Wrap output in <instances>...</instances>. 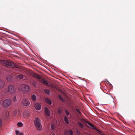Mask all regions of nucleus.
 <instances>
[{
	"instance_id": "obj_9",
	"label": "nucleus",
	"mask_w": 135,
	"mask_h": 135,
	"mask_svg": "<svg viewBox=\"0 0 135 135\" xmlns=\"http://www.w3.org/2000/svg\"><path fill=\"white\" fill-rule=\"evenodd\" d=\"M87 123L91 127V128L92 129H95L97 131H99V130L93 124H92L89 122H87ZM99 132H100V131H99Z\"/></svg>"
},
{
	"instance_id": "obj_24",
	"label": "nucleus",
	"mask_w": 135,
	"mask_h": 135,
	"mask_svg": "<svg viewBox=\"0 0 135 135\" xmlns=\"http://www.w3.org/2000/svg\"><path fill=\"white\" fill-rule=\"evenodd\" d=\"M17 77L18 78L21 79H23V76L22 75H18Z\"/></svg>"
},
{
	"instance_id": "obj_15",
	"label": "nucleus",
	"mask_w": 135,
	"mask_h": 135,
	"mask_svg": "<svg viewBox=\"0 0 135 135\" xmlns=\"http://www.w3.org/2000/svg\"><path fill=\"white\" fill-rule=\"evenodd\" d=\"M69 118L66 116H65L64 117V120L66 123L67 124H68L69 123Z\"/></svg>"
},
{
	"instance_id": "obj_21",
	"label": "nucleus",
	"mask_w": 135,
	"mask_h": 135,
	"mask_svg": "<svg viewBox=\"0 0 135 135\" xmlns=\"http://www.w3.org/2000/svg\"><path fill=\"white\" fill-rule=\"evenodd\" d=\"M17 125L18 127H21L23 126V123L21 122H19L17 123Z\"/></svg>"
},
{
	"instance_id": "obj_6",
	"label": "nucleus",
	"mask_w": 135,
	"mask_h": 135,
	"mask_svg": "<svg viewBox=\"0 0 135 135\" xmlns=\"http://www.w3.org/2000/svg\"><path fill=\"white\" fill-rule=\"evenodd\" d=\"M22 103L23 106H27L29 105L30 102L27 99L25 98L22 100Z\"/></svg>"
},
{
	"instance_id": "obj_27",
	"label": "nucleus",
	"mask_w": 135,
	"mask_h": 135,
	"mask_svg": "<svg viewBox=\"0 0 135 135\" xmlns=\"http://www.w3.org/2000/svg\"><path fill=\"white\" fill-rule=\"evenodd\" d=\"M13 101L15 102H16L17 101V99L16 96H15L13 98Z\"/></svg>"
},
{
	"instance_id": "obj_17",
	"label": "nucleus",
	"mask_w": 135,
	"mask_h": 135,
	"mask_svg": "<svg viewBox=\"0 0 135 135\" xmlns=\"http://www.w3.org/2000/svg\"><path fill=\"white\" fill-rule=\"evenodd\" d=\"M57 111L58 113L60 114L62 113V110L61 108L59 107L57 109Z\"/></svg>"
},
{
	"instance_id": "obj_29",
	"label": "nucleus",
	"mask_w": 135,
	"mask_h": 135,
	"mask_svg": "<svg viewBox=\"0 0 135 135\" xmlns=\"http://www.w3.org/2000/svg\"><path fill=\"white\" fill-rule=\"evenodd\" d=\"M2 122L1 119H0V127H2Z\"/></svg>"
},
{
	"instance_id": "obj_16",
	"label": "nucleus",
	"mask_w": 135,
	"mask_h": 135,
	"mask_svg": "<svg viewBox=\"0 0 135 135\" xmlns=\"http://www.w3.org/2000/svg\"><path fill=\"white\" fill-rule=\"evenodd\" d=\"M31 99L32 102H35L36 100V97L34 94L31 97Z\"/></svg>"
},
{
	"instance_id": "obj_22",
	"label": "nucleus",
	"mask_w": 135,
	"mask_h": 135,
	"mask_svg": "<svg viewBox=\"0 0 135 135\" xmlns=\"http://www.w3.org/2000/svg\"><path fill=\"white\" fill-rule=\"evenodd\" d=\"M44 91L47 94H49L50 93V90L48 89H44Z\"/></svg>"
},
{
	"instance_id": "obj_7",
	"label": "nucleus",
	"mask_w": 135,
	"mask_h": 135,
	"mask_svg": "<svg viewBox=\"0 0 135 135\" xmlns=\"http://www.w3.org/2000/svg\"><path fill=\"white\" fill-rule=\"evenodd\" d=\"M22 89L23 91H28L29 89V86L26 85L22 84Z\"/></svg>"
},
{
	"instance_id": "obj_35",
	"label": "nucleus",
	"mask_w": 135,
	"mask_h": 135,
	"mask_svg": "<svg viewBox=\"0 0 135 135\" xmlns=\"http://www.w3.org/2000/svg\"><path fill=\"white\" fill-rule=\"evenodd\" d=\"M52 135H55V134L54 133V134H52Z\"/></svg>"
},
{
	"instance_id": "obj_23",
	"label": "nucleus",
	"mask_w": 135,
	"mask_h": 135,
	"mask_svg": "<svg viewBox=\"0 0 135 135\" xmlns=\"http://www.w3.org/2000/svg\"><path fill=\"white\" fill-rule=\"evenodd\" d=\"M78 123L79 124V127L80 128H84V126L80 122H78Z\"/></svg>"
},
{
	"instance_id": "obj_32",
	"label": "nucleus",
	"mask_w": 135,
	"mask_h": 135,
	"mask_svg": "<svg viewBox=\"0 0 135 135\" xmlns=\"http://www.w3.org/2000/svg\"><path fill=\"white\" fill-rule=\"evenodd\" d=\"M19 134V135H23V133H20Z\"/></svg>"
},
{
	"instance_id": "obj_13",
	"label": "nucleus",
	"mask_w": 135,
	"mask_h": 135,
	"mask_svg": "<svg viewBox=\"0 0 135 135\" xmlns=\"http://www.w3.org/2000/svg\"><path fill=\"white\" fill-rule=\"evenodd\" d=\"M45 110L46 114L48 116L50 115V112L48 109L46 107L45 108Z\"/></svg>"
},
{
	"instance_id": "obj_30",
	"label": "nucleus",
	"mask_w": 135,
	"mask_h": 135,
	"mask_svg": "<svg viewBox=\"0 0 135 135\" xmlns=\"http://www.w3.org/2000/svg\"><path fill=\"white\" fill-rule=\"evenodd\" d=\"M36 77L39 79H41V77L38 75H36Z\"/></svg>"
},
{
	"instance_id": "obj_1",
	"label": "nucleus",
	"mask_w": 135,
	"mask_h": 135,
	"mask_svg": "<svg viewBox=\"0 0 135 135\" xmlns=\"http://www.w3.org/2000/svg\"><path fill=\"white\" fill-rule=\"evenodd\" d=\"M2 64H5L7 65L10 66L12 67H15L18 68L20 69V71L21 72L25 73H26V69L23 67L19 65L16 64H14L13 62L7 60H2L1 61Z\"/></svg>"
},
{
	"instance_id": "obj_14",
	"label": "nucleus",
	"mask_w": 135,
	"mask_h": 135,
	"mask_svg": "<svg viewBox=\"0 0 135 135\" xmlns=\"http://www.w3.org/2000/svg\"><path fill=\"white\" fill-rule=\"evenodd\" d=\"M5 83L4 81L0 79V89L4 86Z\"/></svg>"
},
{
	"instance_id": "obj_20",
	"label": "nucleus",
	"mask_w": 135,
	"mask_h": 135,
	"mask_svg": "<svg viewBox=\"0 0 135 135\" xmlns=\"http://www.w3.org/2000/svg\"><path fill=\"white\" fill-rule=\"evenodd\" d=\"M56 127L55 123L52 122L51 124V128L52 130H54L55 129Z\"/></svg>"
},
{
	"instance_id": "obj_8",
	"label": "nucleus",
	"mask_w": 135,
	"mask_h": 135,
	"mask_svg": "<svg viewBox=\"0 0 135 135\" xmlns=\"http://www.w3.org/2000/svg\"><path fill=\"white\" fill-rule=\"evenodd\" d=\"M30 114V112L28 110H26L23 112V116L25 118L28 117Z\"/></svg>"
},
{
	"instance_id": "obj_33",
	"label": "nucleus",
	"mask_w": 135,
	"mask_h": 135,
	"mask_svg": "<svg viewBox=\"0 0 135 135\" xmlns=\"http://www.w3.org/2000/svg\"><path fill=\"white\" fill-rule=\"evenodd\" d=\"M1 100L0 99V105H1Z\"/></svg>"
},
{
	"instance_id": "obj_3",
	"label": "nucleus",
	"mask_w": 135,
	"mask_h": 135,
	"mask_svg": "<svg viewBox=\"0 0 135 135\" xmlns=\"http://www.w3.org/2000/svg\"><path fill=\"white\" fill-rule=\"evenodd\" d=\"M11 100L10 99H7L3 101L2 105L4 107L7 108L11 105Z\"/></svg>"
},
{
	"instance_id": "obj_36",
	"label": "nucleus",
	"mask_w": 135,
	"mask_h": 135,
	"mask_svg": "<svg viewBox=\"0 0 135 135\" xmlns=\"http://www.w3.org/2000/svg\"><path fill=\"white\" fill-rule=\"evenodd\" d=\"M79 132V131H78V132H77V133H78V134Z\"/></svg>"
},
{
	"instance_id": "obj_25",
	"label": "nucleus",
	"mask_w": 135,
	"mask_h": 135,
	"mask_svg": "<svg viewBox=\"0 0 135 135\" xmlns=\"http://www.w3.org/2000/svg\"><path fill=\"white\" fill-rule=\"evenodd\" d=\"M76 110L77 112L81 115V113L80 112V110L76 108Z\"/></svg>"
},
{
	"instance_id": "obj_19",
	"label": "nucleus",
	"mask_w": 135,
	"mask_h": 135,
	"mask_svg": "<svg viewBox=\"0 0 135 135\" xmlns=\"http://www.w3.org/2000/svg\"><path fill=\"white\" fill-rule=\"evenodd\" d=\"M7 80L9 81H11L12 80V78L11 76L9 75L6 77Z\"/></svg>"
},
{
	"instance_id": "obj_10",
	"label": "nucleus",
	"mask_w": 135,
	"mask_h": 135,
	"mask_svg": "<svg viewBox=\"0 0 135 135\" xmlns=\"http://www.w3.org/2000/svg\"><path fill=\"white\" fill-rule=\"evenodd\" d=\"M34 106L36 109L37 110H39L41 109V105L38 103H36L34 105Z\"/></svg>"
},
{
	"instance_id": "obj_26",
	"label": "nucleus",
	"mask_w": 135,
	"mask_h": 135,
	"mask_svg": "<svg viewBox=\"0 0 135 135\" xmlns=\"http://www.w3.org/2000/svg\"><path fill=\"white\" fill-rule=\"evenodd\" d=\"M65 113L66 115L67 116H68L69 114V112L68 111H67V110H66V109L65 110Z\"/></svg>"
},
{
	"instance_id": "obj_12",
	"label": "nucleus",
	"mask_w": 135,
	"mask_h": 135,
	"mask_svg": "<svg viewBox=\"0 0 135 135\" xmlns=\"http://www.w3.org/2000/svg\"><path fill=\"white\" fill-rule=\"evenodd\" d=\"M73 132L71 130H69L65 133V135H73Z\"/></svg>"
},
{
	"instance_id": "obj_18",
	"label": "nucleus",
	"mask_w": 135,
	"mask_h": 135,
	"mask_svg": "<svg viewBox=\"0 0 135 135\" xmlns=\"http://www.w3.org/2000/svg\"><path fill=\"white\" fill-rule=\"evenodd\" d=\"M45 101L46 103L50 105L51 104L52 102L49 99L46 98L45 99Z\"/></svg>"
},
{
	"instance_id": "obj_31",
	"label": "nucleus",
	"mask_w": 135,
	"mask_h": 135,
	"mask_svg": "<svg viewBox=\"0 0 135 135\" xmlns=\"http://www.w3.org/2000/svg\"><path fill=\"white\" fill-rule=\"evenodd\" d=\"M16 134L17 135L19 134V131H16Z\"/></svg>"
},
{
	"instance_id": "obj_5",
	"label": "nucleus",
	"mask_w": 135,
	"mask_h": 135,
	"mask_svg": "<svg viewBox=\"0 0 135 135\" xmlns=\"http://www.w3.org/2000/svg\"><path fill=\"white\" fill-rule=\"evenodd\" d=\"M40 81L41 82L44 84L46 86H51L53 88H54V86L51 85V84L49 83L48 81L46 79L42 78L41 79Z\"/></svg>"
},
{
	"instance_id": "obj_4",
	"label": "nucleus",
	"mask_w": 135,
	"mask_h": 135,
	"mask_svg": "<svg viewBox=\"0 0 135 135\" xmlns=\"http://www.w3.org/2000/svg\"><path fill=\"white\" fill-rule=\"evenodd\" d=\"M8 92L11 94H14L16 91V89L15 86L12 85H10L8 86Z\"/></svg>"
},
{
	"instance_id": "obj_28",
	"label": "nucleus",
	"mask_w": 135,
	"mask_h": 135,
	"mask_svg": "<svg viewBox=\"0 0 135 135\" xmlns=\"http://www.w3.org/2000/svg\"><path fill=\"white\" fill-rule=\"evenodd\" d=\"M59 99L61 100H63V98L62 97V95H59Z\"/></svg>"
},
{
	"instance_id": "obj_11",
	"label": "nucleus",
	"mask_w": 135,
	"mask_h": 135,
	"mask_svg": "<svg viewBox=\"0 0 135 135\" xmlns=\"http://www.w3.org/2000/svg\"><path fill=\"white\" fill-rule=\"evenodd\" d=\"M4 115L3 116L4 117V119H6L9 116V113L8 111H6L4 113Z\"/></svg>"
},
{
	"instance_id": "obj_34",
	"label": "nucleus",
	"mask_w": 135,
	"mask_h": 135,
	"mask_svg": "<svg viewBox=\"0 0 135 135\" xmlns=\"http://www.w3.org/2000/svg\"><path fill=\"white\" fill-rule=\"evenodd\" d=\"M16 114H15V113H14L13 114V115H16Z\"/></svg>"
},
{
	"instance_id": "obj_2",
	"label": "nucleus",
	"mask_w": 135,
	"mask_h": 135,
	"mask_svg": "<svg viewBox=\"0 0 135 135\" xmlns=\"http://www.w3.org/2000/svg\"><path fill=\"white\" fill-rule=\"evenodd\" d=\"M34 125L38 130L40 131L42 129V126L38 118L36 117L35 118L34 121Z\"/></svg>"
},
{
	"instance_id": "obj_37",
	"label": "nucleus",
	"mask_w": 135,
	"mask_h": 135,
	"mask_svg": "<svg viewBox=\"0 0 135 135\" xmlns=\"http://www.w3.org/2000/svg\"><path fill=\"white\" fill-rule=\"evenodd\" d=\"M89 135H91L90 134H89Z\"/></svg>"
}]
</instances>
